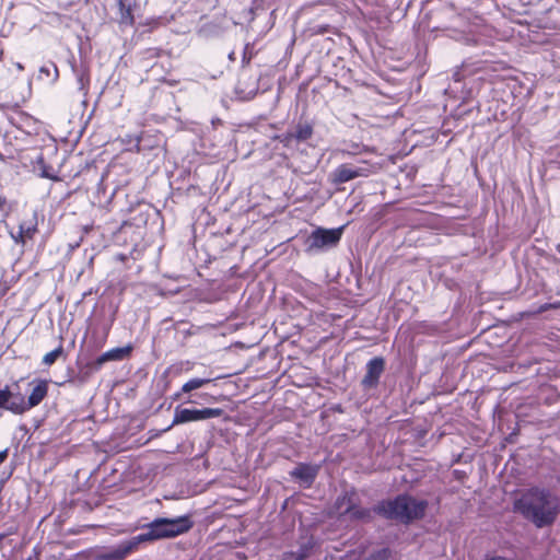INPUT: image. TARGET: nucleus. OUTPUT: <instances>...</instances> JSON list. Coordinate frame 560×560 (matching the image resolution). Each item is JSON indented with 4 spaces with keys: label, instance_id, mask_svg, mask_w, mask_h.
Here are the masks:
<instances>
[{
    "label": "nucleus",
    "instance_id": "nucleus-12",
    "mask_svg": "<svg viewBox=\"0 0 560 560\" xmlns=\"http://www.w3.org/2000/svg\"><path fill=\"white\" fill-rule=\"evenodd\" d=\"M132 351V346L127 345L125 347H117L109 349L98 355L94 362V368L96 370L101 369L103 364L109 361H121L125 358L129 357Z\"/></svg>",
    "mask_w": 560,
    "mask_h": 560
},
{
    "label": "nucleus",
    "instance_id": "nucleus-7",
    "mask_svg": "<svg viewBox=\"0 0 560 560\" xmlns=\"http://www.w3.org/2000/svg\"><path fill=\"white\" fill-rule=\"evenodd\" d=\"M372 172V166L363 162L360 165L343 163L337 166L330 174L334 185H341L358 177H368Z\"/></svg>",
    "mask_w": 560,
    "mask_h": 560
},
{
    "label": "nucleus",
    "instance_id": "nucleus-31",
    "mask_svg": "<svg viewBox=\"0 0 560 560\" xmlns=\"http://www.w3.org/2000/svg\"><path fill=\"white\" fill-rule=\"evenodd\" d=\"M2 537H3V536H2V535H0V540L2 539Z\"/></svg>",
    "mask_w": 560,
    "mask_h": 560
},
{
    "label": "nucleus",
    "instance_id": "nucleus-20",
    "mask_svg": "<svg viewBox=\"0 0 560 560\" xmlns=\"http://www.w3.org/2000/svg\"><path fill=\"white\" fill-rule=\"evenodd\" d=\"M75 81L79 91H81L85 96L90 84V72H75Z\"/></svg>",
    "mask_w": 560,
    "mask_h": 560
},
{
    "label": "nucleus",
    "instance_id": "nucleus-15",
    "mask_svg": "<svg viewBox=\"0 0 560 560\" xmlns=\"http://www.w3.org/2000/svg\"><path fill=\"white\" fill-rule=\"evenodd\" d=\"M376 514L375 505L373 508H365L360 505V501L346 514L343 517L351 522L370 523Z\"/></svg>",
    "mask_w": 560,
    "mask_h": 560
},
{
    "label": "nucleus",
    "instance_id": "nucleus-4",
    "mask_svg": "<svg viewBox=\"0 0 560 560\" xmlns=\"http://www.w3.org/2000/svg\"><path fill=\"white\" fill-rule=\"evenodd\" d=\"M273 83L270 72H240L234 93L237 100L248 101L259 91L266 92Z\"/></svg>",
    "mask_w": 560,
    "mask_h": 560
},
{
    "label": "nucleus",
    "instance_id": "nucleus-5",
    "mask_svg": "<svg viewBox=\"0 0 560 560\" xmlns=\"http://www.w3.org/2000/svg\"><path fill=\"white\" fill-rule=\"evenodd\" d=\"M342 231L343 226L337 229L316 228L305 237L304 252L307 255H316L337 246Z\"/></svg>",
    "mask_w": 560,
    "mask_h": 560
},
{
    "label": "nucleus",
    "instance_id": "nucleus-11",
    "mask_svg": "<svg viewBox=\"0 0 560 560\" xmlns=\"http://www.w3.org/2000/svg\"><path fill=\"white\" fill-rule=\"evenodd\" d=\"M317 467L311 464L300 463L294 467L290 475L293 479L299 480L302 486L311 487L317 477Z\"/></svg>",
    "mask_w": 560,
    "mask_h": 560
},
{
    "label": "nucleus",
    "instance_id": "nucleus-23",
    "mask_svg": "<svg viewBox=\"0 0 560 560\" xmlns=\"http://www.w3.org/2000/svg\"><path fill=\"white\" fill-rule=\"evenodd\" d=\"M158 81H160L162 85H167V86H174L177 83V80L166 79L165 77L159 78Z\"/></svg>",
    "mask_w": 560,
    "mask_h": 560
},
{
    "label": "nucleus",
    "instance_id": "nucleus-24",
    "mask_svg": "<svg viewBox=\"0 0 560 560\" xmlns=\"http://www.w3.org/2000/svg\"><path fill=\"white\" fill-rule=\"evenodd\" d=\"M8 456H9L8 448L0 451V466L7 460Z\"/></svg>",
    "mask_w": 560,
    "mask_h": 560
},
{
    "label": "nucleus",
    "instance_id": "nucleus-21",
    "mask_svg": "<svg viewBox=\"0 0 560 560\" xmlns=\"http://www.w3.org/2000/svg\"><path fill=\"white\" fill-rule=\"evenodd\" d=\"M62 353V347H58L54 349L52 351L46 353L43 358V363L45 365H51L56 362V360L60 357Z\"/></svg>",
    "mask_w": 560,
    "mask_h": 560
},
{
    "label": "nucleus",
    "instance_id": "nucleus-27",
    "mask_svg": "<svg viewBox=\"0 0 560 560\" xmlns=\"http://www.w3.org/2000/svg\"><path fill=\"white\" fill-rule=\"evenodd\" d=\"M4 203H5V198L0 197V209H2V207L4 206Z\"/></svg>",
    "mask_w": 560,
    "mask_h": 560
},
{
    "label": "nucleus",
    "instance_id": "nucleus-3",
    "mask_svg": "<svg viewBox=\"0 0 560 560\" xmlns=\"http://www.w3.org/2000/svg\"><path fill=\"white\" fill-rule=\"evenodd\" d=\"M192 527L188 515L173 518L156 517L143 526V532L137 535L138 540L143 544L163 538H173L187 533Z\"/></svg>",
    "mask_w": 560,
    "mask_h": 560
},
{
    "label": "nucleus",
    "instance_id": "nucleus-29",
    "mask_svg": "<svg viewBox=\"0 0 560 560\" xmlns=\"http://www.w3.org/2000/svg\"><path fill=\"white\" fill-rule=\"evenodd\" d=\"M279 98H280V92L278 91L277 95H276V98H275V102L277 103L279 101Z\"/></svg>",
    "mask_w": 560,
    "mask_h": 560
},
{
    "label": "nucleus",
    "instance_id": "nucleus-2",
    "mask_svg": "<svg viewBox=\"0 0 560 560\" xmlns=\"http://www.w3.org/2000/svg\"><path fill=\"white\" fill-rule=\"evenodd\" d=\"M428 509L427 500H417L410 494L402 493L394 499L381 500L375 504L376 514L385 520L410 524L421 520Z\"/></svg>",
    "mask_w": 560,
    "mask_h": 560
},
{
    "label": "nucleus",
    "instance_id": "nucleus-10",
    "mask_svg": "<svg viewBox=\"0 0 560 560\" xmlns=\"http://www.w3.org/2000/svg\"><path fill=\"white\" fill-rule=\"evenodd\" d=\"M385 370V360L382 357H374L365 365V375L361 381L364 390L375 389Z\"/></svg>",
    "mask_w": 560,
    "mask_h": 560
},
{
    "label": "nucleus",
    "instance_id": "nucleus-6",
    "mask_svg": "<svg viewBox=\"0 0 560 560\" xmlns=\"http://www.w3.org/2000/svg\"><path fill=\"white\" fill-rule=\"evenodd\" d=\"M223 415V409L221 408H203V409H189L182 408L177 406L174 411V418L166 429L163 432L168 431L172 427L194 421H202L212 418H219Z\"/></svg>",
    "mask_w": 560,
    "mask_h": 560
},
{
    "label": "nucleus",
    "instance_id": "nucleus-22",
    "mask_svg": "<svg viewBox=\"0 0 560 560\" xmlns=\"http://www.w3.org/2000/svg\"><path fill=\"white\" fill-rule=\"evenodd\" d=\"M10 235L15 244L25 245L27 242L20 230H18L16 232H10Z\"/></svg>",
    "mask_w": 560,
    "mask_h": 560
},
{
    "label": "nucleus",
    "instance_id": "nucleus-8",
    "mask_svg": "<svg viewBox=\"0 0 560 560\" xmlns=\"http://www.w3.org/2000/svg\"><path fill=\"white\" fill-rule=\"evenodd\" d=\"M140 545H141V542L138 540V537L136 535L129 539L120 541L119 544H117L113 547L104 548L103 550L98 551L96 555V559L97 560H124L131 552L137 550Z\"/></svg>",
    "mask_w": 560,
    "mask_h": 560
},
{
    "label": "nucleus",
    "instance_id": "nucleus-13",
    "mask_svg": "<svg viewBox=\"0 0 560 560\" xmlns=\"http://www.w3.org/2000/svg\"><path fill=\"white\" fill-rule=\"evenodd\" d=\"M16 393H13L7 385L4 388H0V410L10 411L13 415H21L20 410L23 405L15 400ZM2 416V412H0Z\"/></svg>",
    "mask_w": 560,
    "mask_h": 560
},
{
    "label": "nucleus",
    "instance_id": "nucleus-32",
    "mask_svg": "<svg viewBox=\"0 0 560 560\" xmlns=\"http://www.w3.org/2000/svg\"><path fill=\"white\" fill-rule=\"evenodd\" d=\"M28 560H33V558H30Z\"/></svg>",
    "mask_w": 560,
    "mask_h": 560
},
{
    "label": "nucleus",
    "instance_id": "nucleus-30",
    "mask_svg": "<svg viewBox=\"0 0 560 560\" xmlns=\"http://www.w3.org/2000/svg\"><path fill=\"white\" fill-rule=\"evenodd\" d=\"M58 75H59V71H56V72H55L54 80H57Z\"/></svg>",
    "mask_w": 560,
    "mask_h": 560
},
{
    "label": "nucleus",
    "instance_id": "nucleus-25",
    "mask_svg": "<svg viewBox=\"0 0 560 560\" xmlns=\"http://www.w3.org/2000/svg\"><path fill=\"white\" fill-rule=\"evenodd\" d=\"M553 307H557V305L556 304H545L539 307V312H545V311H547L549 308H553Z\"/></svg>",
    "mask_w": 560,
    "mask_h": 560
},
{
    "label": "nucleus",
    "instance_id": "nucleus-28",
    "mask_svg": "<svg viewBox=\"0 0 560 560\" xmlns=\"http://www.w3.org/2000/svg\"><path fill=\"white\" fill-rule=\"evenodd\" d=\"M305 557V553L304 552H301L299 556H298V560H303Z\"/></svg>",
    "mask_w": 560,
    "mask_h": 560
},
{
    "label": "nucleus",
    "instance_id": "nucleus-9",
    "mask_svg": "<svg viewBox=\"0 0 560 560\" xmlns=\"http://www.w3.org/2000/svg\"><path fill=\"white\" fill-rule=\"evenodd\" d=\"M31 385H33V388L27 399H25V397L21 393H16L15 395V400L23 405L22 409L20 410L21 415L38 406L47 396L48 382L46 380L33 381Z\"/></svg>",
    "mask_w": 560,
    "mask_h": 560
},
{
    "label": "nucleus",
    "instance_id": "nucleus-18",
    "mask_svg": "<svg viewBox=\"0 0 560 560\" xmlns=\"http://www.w3.org/2000/svg\"><path fill=\"white\" fill-rule=\"evenodd\" d=\"M33 171L38 173L42 178L54 179L51 167L45 163L44 155L42 153H37L36 156L32 160Z\"/></svg>",
    "mask_w": 560,
    "mask_h": 560
},
{
    "label": "nucleus",
    "instance_id": "nucleus-19",
    "mask_svg": "<svg viewBox=\"0 0 560 560\" xmlns=\"http://www.w3.org/2000/svg\"><path fill=\"white\" fill-rule=\"evenodd\" d=\"M19 230L23 234V236L28 240H33L35 234L37 233V215L34 213L31 220H26L20 223Z\"/></svg>",
    "mask_w": 560,
    "mask_h": 560
},
{
    "label": "nucleus",
    "instance_id": "nucleus-26",
    "mask_svg": "<svg viewBox=\"0 0 560 560\" xmlns=\"http://www.w3.org/2000/svg\"><path fill=\"white\" fill-rule=\"evenodd\" d=\"M462 74H463V72H459V71L454 72V74H453L454 80H455V81H460V80H462V78H463V75H462Z\"/></svg>",
    "mask_w": 560,
    "mask_h": 560
},
{
    "label": "nucleus",
    "instance_id": "nucleus-1",
    "mask_svg": "<svg viewBox=\"0 0 560 560\" xmlns=\"http://www.w3.org/2000/svg\"><path fill=\"white\" fill-rule=\"evenodd\" d=\"M513 511L536 528L549 527L560 515V499L551 490L534 486L515 498Z\"/></svg>",
    "mask_w": 560,
    "mask_h": 560
},
{
    "label": "nucleus",
    "instance_id": "nucleus-14",
    "mask_svg": "<svg viewBox=\"0 0 560 560\" xmlns=\"http://www.w3.org/2000/svg\"><path fill=\"white\" fill-rule=\"evenodd\" d=\"M359 497L354 488L345 490L340 495L337 497L335 506L339 511L341 517L359 502Z\"/></svg>",
    "mask_w": 560,
    "mask_h": 560
},
{
    "label": "nucleus",
    "instance_id": "nucleus-16",
    "mask_svg": "<svg viewBox=\"0 0 560 560\" xmlns=\"http://www.w3.org/2000/svg\"><path fill=\"white\" fill-rule=\"evenodd\" d=\"M312 135L313 127L308 122H299L293 130L287 133V143L291 140H296L298 142L306 141Z\"/></svg>",
    "mask_w": 560,
    "mask_h": 560
},
{
    "label": "nucleus",
    "instance_id": "nucleus-17",
    "mask_svg": "<svg viewBox=\"0 0 560 560\" xmlns=\"http://www.w3.org/2000/svg\"><path fill=\"white\" fill-rule=\"evenodd\" d=\"M210 382H212V380L210 377H207V378H201V377H194V378H190L189 381H187L180 388L179 392L175 393L174 394V399H179L182 394H187V393H190L195 389H198L207 384H209Z\"/></svg>",
    "mask_w": 560,
    "mask_h": 560
}]
</instances>
